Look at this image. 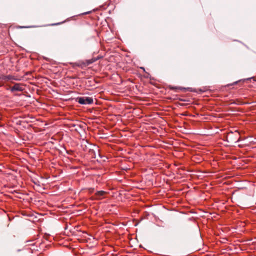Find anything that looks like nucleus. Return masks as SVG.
<instances>
[{
	"instance_id": "f257e3e1",
	"label": "nucleus",
	"mask_w": 256,
	"mask_h": 256,
	"mask_svg": "<svg viewBox=\"0 0 256 256\" xmlns=\"http://www.w3.org/2000/svg\"><path fill=\"white\" fill-rule=\"evenodd\" d=\"M77 101L81 104H90L94 102L93 98L88 96L78 97L77 98Z\"/></svg>"
},
{
	"instance_id": "f03ea898",
	"label": "nucleus",
	"mask_w": 256,
	"mask_h": 256,
	"mask_svg": "<svg viewBox=\"0 0 256 256\" xmlns=\"http://www.w3.org/2000/svg\"><path fill=\"white\" fill-rule=\"evenodd\" d=\"M24 90V86L20 83H16L14 85L10 88V91L14 92H22Z\"/></svg>"
},
{
	"instance_id": "7ed1b4c3",
	"label": "nucleus",
	"mask_w": 256,
	"mask_h": 256,
	"mask_svg": "<svg viewBox=\"0 0 256 256\" xmlns=\"http://www.w3.org/2000/svg\"><path fill=\"white\" fill-rule=\"evenodd\" d=\"M0 79H2V80H4V81H9V80H20V78H19L14 76H12V75H8V76L2 75L0 77Z\"/></svg>"
},
{
	"instance_id": "20e7f679",
	"label": "nucleus",
	"mask_w": 256,
	"mask_h": 256,
	"mask_svg": "<svg viewBox=\"0 0 256 256\" xmlns=\"http://www.w3.org/2000/svg\"><path fill=\"white\" fill-rule=\"evenodd\" d=\"M107 194V192L103 190H100L98 191L95 194V198L94 199L96 200H101L103 198H104V196L105 194Z\"/></svg>"
},
{
	"instance_id": "39448f33",
	"label": "nucleus",
	"mask_w": 256,
	"mask_h": 256,
	"mask_svg": "<svg viewBox=\"0 0 256 256\" xmlns=\"http://www.w3.org/2000/svg\"><path fill=\"white\" fill-rule=\"evenodd\" d=\"M95 61H96V60L93 59V58H92L91 60H87V64H91L92 62H94Z\"/></svg>"
},
{
	"instance_id": "423d86ee",
	"label": "nucleus",
	"mask_w": 256,
	"mask_h": 256,
	"mask_svg": "<svg viewBox=\"0 0 256 256\" xmlns=\"http://www.w3.org/2000/svg\"><path fill=\"white\" fill-rule=\"evenodd\" d=\"M94 190V188H90V192H93Z\"/></svg>"
},
{
	"instance_id": "0eeeda50",
	"label": "nucleus",
	"mask_w": 256,
	"mask_h": 256,
	"mask_svg": "<svg viewBox=\"0 0 256 256\" xmlns=\"http://www.w3.org/2000/svg\"><path fill=\"white\" fill-rule=\"evenodd\" d=\"M140 68H142V69L143 70H144V68L143 67Z\"/></svg>"
}]
</instances>
